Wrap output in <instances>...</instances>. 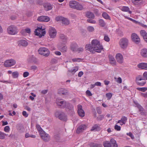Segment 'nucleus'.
<instances>
[{
  "mask_svg": "<svg viewBox=\"0 0 147 147\" xmlns=\"http://www.w3.org/2000/svg\"><path fill=\"white\" fill-rule=\"evenodd\" d=\"M85 47L86 50L92 53H94L95 52L100 53L103 48L99 42L96 39L92 40L91 44L86 45Z\"/></svg>",
  "mask_w": 147,
  "mask_h": 147,
  "instance_id": "obj_1",
  "label": "nucleus"
},
{
  "mask_svg": "<svg viewBox=\"0 0 147 147\" xmlns=\"http://www.w3.org/2000/svg\"><path fill=\"white\" fill-rule=\"evenodd\" d=\"M70 7L77 10H82L84 9L83 6L75 1H70L69 2Z\"/></svg>",
  "mask_w": 147,
  "mask_h": 147,
  "instance_id": "obj_2",
  "label": "nucleus"
},
{
  "mask_svg": "<svg viewBox=\"0 0 147 147\" xmlns=\"http://www.w3.org/2000/svg\"><path fill=\"white\" fill-rule=\"evenodd\" d=\"M8 33L11 35L17 34L19 32L17 27L15 26L12 25L9 26L7 29Z\"/></svg>",
  "mask_w": 147,
  "mask_h": 147,
  "instance_id": "obj_3",
  "label": "nucleus"
},
{
  "mask_svg": "<svg viewBox=\"0 0 147 147\" xmlns=\"http://www.w3.org/2000/svg\"><path fill=\"white\" fill-rule=\"evenodd\" d=\"M40 54L43 55L45 57L48 56L50 54V51L49 50L45 47H41L38 51Z\"/></svg>",
  "mask_w": 147,
  "mask_h": 147,
  "instance_id": "obj_4",
  "label": "nucleus"
},
{
  "mask_svg": "<svg viewBox=\"0 0 147 147\" xmlns=\"http://www.w3.org/2000/svg\"><path fill=\"white\" fill-rule=\"evenodd\" d=\"M55 116L58 118L60 120L63 121H66L67 120V117L65 114L61 111H57L55 113Z\"/></svg>",
  "mask_w": 147,
  "mask_h": 147,
  "instance_id": "obj_5",
  "label": "nucleus"
},
{
  "mask_svg": "<svg viewBox=\"0 0 147 147\" xmlns=\"http://www.w3.org/2000/svg\"><path fill=\"white\" fill-rule=\"evenodd\" d=\"M128 44V40L126 38H123L121 39L119 42V44L121 49H126Z\"/></svg>",
  "mask_w": 147,
  "mask_h": 147,
  "instance_id": "obj_6",
  "label": "nucleus"
},
{
  "mask_svg": "<svg viewBox=\"0 0 147 147\" xmlns=\"http://www.w3.org/2000/svg\"><path fill=\"white\" fill-rule=\"evenodd\" d=\"M136 82L137 84L140 86H143L146 83L145 80L142 78L141 76L139 75L136 78Z\"/></svg>",
  "mask_w": 147,
  "mask_h": 147,
  "instance_id": "obj_7",
  "label": "nucleus"
},
{
  "mask_svg": "<svg viewBox=\"0 0 147 147\" xmlns=\"http://www.w3.org/2000/svg\"><path fill=\"white\" fill-rule=\"evenodd\" d=\"M57 33V31L53 27H50L49 28V34L51 38H55L56 37Z\"/></svg>",
  "mask_w": 147,
  "mask_h": 147,
  "instance_id": "obj_8",
  "label": "nucleus"
},
{
  "mask_svg": "<svg viewBox=\"0 0 147 147\" xmlns=\"http://www.w3.org/2000/svg\"><path fill=\"white\" fill-rule=\"evenodd\" d=\"M16 63V61L13 59H10L6 60L4 64L5 67H10L14 65Z\"/></svg>",
  "mask_w": 147,
  "mask_h": 147,
  "instance_id": "obj_9",
  "label": "nucleus"
},
{
  "mask_svg": "<svg viewBox=\"0 0 147 147\" xmlns=\"http://www.w3.org/2000/svg\"><path fill=\"white\" fill-rule=\"evenodd\" d=\"M56 20L57 21H61L62 24L65 25H68L69 24V22L67 19L61 16H57L56 18Z\"/></svg>",
  "mask_w": 147,
  "mask_h": 147,
  "instance_id": "obj_10",
  "label": "nucleus"
},
{
  "mask_svg": "<svg viewBox=\"0 0 147 147\" xmlns=\"http://www.w3.org/2000/svg\"><path fill=\"white\" fill-rule=\"evenodd\" d=\"M40 136L42 138L45 142H48L50 139V137L49 135L46 134L44 131L40 134Z\"/></svg>",
  "mask_w": 147,
  "mask_h": 147,
  "instance_id": "obj_11",
  "label": "nucleus"
},
{
  "mask_svg": "<svg viewBox=\"0 0 147 147\" xmlns=\"http://www.w3.org/2000/svg\"><path fill=\"white\" fill-rule=\"evenodd\" d=\"M78 113L79 115L81 117H83L85 116V112L82 109V106L81 105H78Z\"/></svg>",
  "mask_w": 147,
  "mask_h": 147,
  "instance_id": "obj_12",
  "label": "nucleus"
},
{
  "mask_svg": "<svg viewBox=\"0 0 147 147\" xmlns=\"http://www.w3.org/2000/svg\"><path fill=\"white\" fill-rule=\"evenodd\" d=\"M37 20L41 22H48L50 20V18L48 16H42L38 17Z\"/></svg>",
  "mask_w": 147,
  "mask_h": 147,
  "instance_id": "obj_13",
  "label": "nucleus"
},
{
  "mask_svg": "<svg viewBox=\"0 0 147 147\" xmlns=\"http://www.w3.org/2000/svg\"><path fill=\"white\" fill-rule=\"evenodd\" d=\"M135 104L138 108L139 111L140 112V113L141 115H147V113L145 111L143 108L137 102L135 103Z\"/></svg>",
  "mask_w": 147,
  "mask_h": 147,
  "instance_id": "obj_14",
  "label": "nucleus"
},
{
  "mask_svg": "<svg viewBox=\"0 0 147 147\" xmlns=\"http://www.w3.org/2000/svg\"><path fill=\"white\" fill-rule=\"evenodd\" d=\"M131 37L132 40L135 43H138L140 42V38L135 33H133L131 34Z\"/></svg>",
  "mask_w": 147,
  "mask_h": 147,
  "instance_id": "obj_15",
  "label": "nucleus"
},
{
  "mask_svg": "<svg viewBox=\"0 0 147 147\" xmlns=\"http://www.w3.org/2000/svg\"><path fill=\"white\" fill-rule=\"evenodd\" d=\"M117 61L120 63H122L123 62V58L122 55L120 53H118L116 55Z\"/></svg>",
  "mask_w": 147,
  "mask_h": 147,
  "instance_id": "obj_16",
  "label": "nucleus"
},
{
  "mask_svg": "<svg viewBox=\"0 0 147 147\" xmlns=\"http://www.w3.org/2000/svg\"><path fill=\"white\" fill-rule=\"evenodd\" d=\"M18 45L19 47H26L28 45V43L25 40H19L18 42Z\"/></svg>",
  "mask_w": 147,
  "mask_h": 147,
  "instance_id": "obj_17",
  "label": "nucleus"
},
{
  "mask_svg": "<svg viewBox=\"0 0 147 147\" xmlns=\"http://www.w3.org/2000/svg\"><path fill=\"white\" fill-rule=\"evenodd\" d=\"M86 128V126L85 125H80L77 129L76 132L79 134L82 132L83 130H85Z\"/></svg>",
  "mask_w": 147,
  "mask_h": 147,
  "instance_id": "obj_18",
  "label": "nucleus"
},
{
  "mask_svg": "<svg viewBox=\"0 0 147 147\" xmlns=\"http://www.w3.org/2000/svg\"><path fill=\"white\" fill-rule=\"evenodd\" d=\"M56 103L58 106H60L61 108H65L66 106L67 102L65 101H56Z\"/></svg>",
  "mask_w": 147,
  "mask_h": 147,
  "instance_id": "obj_19",
  "label": "nucleus"
},
{
  "mask_svg": "<svg viewBox=\"0 0 147 147\" xmlns=\"http://www.w3.org/2000/svg\"><path fill=\"white\" fill-rule=\"evenodd\" d=\"M43 7L44 9L46 11H48L51 10L53 8V5L49 3H46L44 4Z\"/></svg>",
  "mask_w": 147,
  "mask_h": 147,
  "instance_id": "obj_20",
  "label": "nucleus"
},
{
  "mask_svg": "<svg viewBox=\"0 0 147 147\" xmlns=\"http://www.w3.org/2000/svg\"><path fill=\"white\" fill-rule=\"evenodd\" d=\"M58 93L60 94L67 95L68 94V91L66 89L61 88L58 90Z\"/></svg>",
  "mask_w": 147,
  "mask_h": 147,
  "instance_id": "obj_21",
  "label": "nucleus"
},
{
  "mask_svg": "<svg viewBox=\"0 0 147 147\" xmlns=\"http://www.w3.org/2000/svg\"><path fill=\"white\" fill-rule=\"evenodd\" d=\"M127 120V118L124 116H122L121 119L119 120L117 123H119L121 125L125 124Z\"/></svg>",
  "mask_w": 147,
  "mask_h": 147,
  "instance_id": "obj_22",
  "label": "nucleus"
},
{
  "mask_svg": "<svg viewBox=\"0 0 147 147\" xmlns=\"http://www.w3.org/2000/svg\"><path fill=\"white\" fill-rule=\"evenodd\" d=\"M138 68L142 69L147 70V63H139L138 65Z\"/></svg>",
  "mask_w": 147,
  "mask_h": 147,
  "instance_id": "obj_23",
  "label": "nucleus"
},
{
  "mask_svg": "<svg viewBox=\"0 0 147 147\" xmlns=\"http://www.w3.org/2000/svg\"><path fill=\"white\" fill-rule=\"evenodd\" d=\"M45 28H42V26L39 27H37V28L35 30L34 32L36 35L39 36L41 34L40 31L45 30Z\"/></svg>",
  "mask_w": 147,
  "mask_h": 147,
  "instance_id": "obj_24",
  "label": "nucleus"
},
{
  "mask_svg": "<svg viewBox=\"0 0 147 147\" xmlns=\"http://www.w3.org/2000/svg\"><path fill=\"white\" fill-rule=\"evenodd\" d=\"M28 61L29 62L36 63L37 62L36 59L33 55L29 56L28 59Z\"/></svg>",
  "mask_w": 147,
  "mask_h": 147,
  "instance_id": "obj_25",
  "label": "nucleus"
},
{
  "mask_svg": "<svg viewBox=\"0 0 147 147\" xmlns=\"http://www.w3.org/2000/svg\"><path fill=\"white\" fill-rule=\"evenodd\" d=\"M140 54L143 57H147V49L144 48L142 49L140 52Z\"/></svg>",
  "mask_w": 147,
  "mask_h": 147,
  "instance_id": "obj_26",
  "label": "nucleus"
},
{
  "mask_svg": "<svg viewBox=\"0 0 147 147\" xmlns=\"http://www.w3.org/2000/svg\"><path fill=\"white\" fill-rule=\"evenodd\" d=\"M109 61L113 65H115L116 62L114 58L111 55L109 56Z\"/></svg>",
  "mask_w": 147,
  "mask_h": 147,
  "instance_id": "obj_27",
  "label": "nucleus"
},
{
  "mask_svg": "<svg viewBox=\"0 0 147 147\" xmlns=\"http://www.w3.org/2000/svg\"><path fill=\"white\" fill-rule=\"evenodd\" d=\"M121 10L123 11L128 12L129 14H131V11L129 10V8L127 6H123L121 7Z\"/></svg>",
  "mask_w": 147,
  "mask_h": 147,
  "instance_id": "obj_28",
  "label": "nucleus"
},
{
  "mask_svg": "<svg viewBox=\"0 0 147 147\" xmlns=\"http://www.w3.org/2000/svg\"><path fill=\"white\" fill-rule=\"evenodd\" d=\"M100 129V127L97 124H95L92 127L91 130L94 131L96 130V131H99Z\"/></svg>",
  "mask_w": 147,
  "mask_h": 147,
  "instance_id": "obj_29",
  "label": "nucleus"
},
{
  "mask_svg": "<svg viewBox=\"0 0 147 147\" xmlns=\"http://www.w3.org/2000/svg\"><path fill=\"white\" fill-rule=\"evenodd\" d=\"M16 127L18 130L20 132H23L24 131V128L23 125L21 124L18 125Z\"/></svg>",
  "mask_w": 147,
  "mask_h": 147,
  "instance_id": "obj_30",
  "label": "nucleus"
},
{
  "mask_svg": "<svg viewBox=\"0 0 147 147\" xmlns=\"http://www.w3.org/2000/svg\"><path fill=\"white\" fill-rule=\"evenodd\" d=\"M86 16L88 18H94V14L92 12L90 11H88L86 14Z\"/></svg>",
  "mask_w": 147,
  "mask_h": 147,
  "instance_id": "obj_31",
  "label": "nucleus"
},
{
  "mask_svg": "<svg viewBox=\"0 0 147 147\" xmlns=\"http://www.w3.org/2000/svg\"><path fill=\"white\" fill-rule=\"evenodd\" d=\"M59 38L63 42H66L67 40V37L66 36L63 34H61L59 35Z\"/></svg>",
  "mask_w": 147,
  "mask_h": 147,
  "instance_id": "obj_32",
  "label": "nucleus"
},
{
  "mask_svg": "<svg viewBox=\"0 0 147 147\" xmlns=\"http://www.w3.org/2000/svg\"><path fill=\"white\" fill-rule=\"evenodd\" d=\"M103 145L104 147H111L110 142L109 141H105L103 142Z\"/></svg>",
  "mask_w": 147,
  "mask_h": 147,
  "instance_id": "obj_33",
  "label": "nucleus"
},
{
  "mask_svg": "<svg viewBox=\"0 0 147 147\" xmlns=\"http://www.w3.org/2000/svg\"><path fill=\"white\" fill-rule=\"evenodd\" d=\"M25 32H26L29 34L31 32L30 29L29 28H27L25 29H22L21 31V33L22 34H24Z\"/></svg>",
  "mask_w": 147,
  "mask_h": 147,
  "instance_id": "obj_34",
  "label": "nucleus"
},
{
  "mask_svg": "<svg viewBox=\"0 0 147 147\" xmlns=\"http://www.w3.org/2000/svg\"><path fill=\"white\" fill-rule=\"evenodd\" d=\"M65 107L67 108L70 110L72 111L73 110V106L68 102H67L66 106Z\"/></svg>",
  "mask_w": 147,
  "mask_h": 147,
  "instance_id": "obj_35",
  "label": "nucleus"
},
{
  "mask_svg": "<svg viewBox=\"0 0 147 147\" xmlns=\"http://www.w3.org/2000/svg\"><path fill=\"white\" fill-rule=\"evenodd\" d=\"M77 45L76 43H72L71 45V49L73 51H74L76 50L77 47Z\"/></svg>",
  "mask_w": 147,
  "mask_h": 147,
  "instance_id": "obj_36",
  "label": "nucleus"
},
{
  "mask_svg": "<svg viewBox=\"0 0 147 147\" xmlns=\"http://www.w3.org/2000/svg\"><path fill=\"white\" fill-rule=\"evenodd\" d=\"M102 16L103 17L106 19H110V17L108 14L106 12H103L102 14Z\"/></svg>",
  "mask_w": 147,
  "mask_h": 147,
  "instance_id": "obj_37",
  "label": "nucleus"
},
{
  "mask_svg": "<svg viewBox=\"0 0 147 147\" xmlns=\"http://www.w3.org/2000/svg\"><path fill=\"white\" fill-rule=\"evenodd\" d=\"M19 74L18 72L17 71L14 72L12 73V76L13 78H17L18 77Z\"/></svg>",
  "mask_w": 147,
  "mask_h": 147,
  "instance_id": "obj_38",
  "label": "nucleus"
},
{
  "mask_svg": "<svg viewBox=\"0 0 147 147\" xmlns=\"http://www.w3.org/2000/svg\"><path fill=\"white\" fill-rule=\"evenodd\" d=\"M36 128L37 130L39 132L40 134L42 132H43L44 131L43 130L39 125L37 124L36 125Z\"/></svg>",
  "mask_w": 147,
  "mask_h": 147,
  "instance_id": "obj_39",
  "label": "nucleus"
},
{
  "mask_svg": "<svg viewBox=\"0 0 147 147\" xmlns=\"http://www.w3.org/2000/svg\"><path fill=\"white\" fill-rule=\"evenodd\" d=\"M99 23L100 25L102 27L104 26L105 25V22L102 19H100L99 20Z\"/></svg>",
  "mask_w": 147,
  "mask_h": 147,
  "instance_id": "obj_40",
  "label": "nucleus"
},
{
  "mask_svg": "<svg viewBox=\"0 0 147 147\" xmlns=\"http://www.w3.org/2000/svg\"><path fill=\"white\" fill-rule=\"evenodd\" d=\"M59 49L61 52H66L67 50V47L65 46L61 47H60Z\"/></svg>",
  "mask_w": 147,
  "mask_h": 147,
  "instance_id": "obj_41",
  "label": "nucleus"
},
{
  "mask_svg": "<svg viewBox=\"0 0 147 147\" xmlns=\"http://www.w3.org/2000/svg\"><path fill=\"white\" fill-rule=\"evenodd\" d=\"M142 0H132V2L135 5H138Z\"/></svg>",
  "mask_w": 147,
  "mask_h": 147,
  "instance_id": "obj_42",
  "label": "nucleus"
},
{
  "mask_svg": "<svg viewBox=\"0 0 147 147\" xmlns=\"http://www.w3.org/2000/svg\"><path fill=\"white\" fill-rule=\"evenodd\" d=\"M6 134L0 131V139H3L5 138Z\"/></svg>",
  "mask_w": 147,
  "mask_h": 147,
  "instance_id": "obj_43",
  "label": "nucleus"
},
{
  "mask_svg": "<svg viewBox=\"0 0 147 147\" xmlns=\"http://www.w3.org/2000/svg\"><path fill=\"white\" fill-rule=\"evenodd\" d=\"M137 89L139 91L144 92L147 90V87L138 88Z\"/></svg>",
  "mask_w": 147,
  "mask_h": 147,
  "instance_id": "obj_44",
  "label": "nucleus"
},
{
  "mask_svg": "<svg viewBox=\"0 0 147 147\" xmlns=\"http://www.w3.org/2000/svg\"><path fill=\"white\" fill-rule=\"evenodd\" d=\"M78 67L77 66H76L74 67V69L72 70H70V71L71 72L72 74H74L78 70Z\"/></svg>",
  "mask_w": 147,
  "mask_h": 147,
  "instance_id": "obj_45",
  "label": "nucleus"
},
{
  "mask_svg": "<svg viewBox=\"0 0 147 147\" xmlns=\"http://www.w3.org/2000/svg\"><path fill=\"white\" fill-rule=\"evenodd\" d=\"M106 96L107 98V100H110L112 96V94L111 93H109L106 94Z\"/></svg>",
  "mask_w": 147,
  "mask_h": 147,
  "instance_id": "obj_46",
  "label": "nucleus"
},
{
  "mask_svg": "<svg viewBox=\"0 0 147 147\" xmlns=\"http://www.w3.org/2000/svg\"><path fill=\"white\" fill-rule=\"evenodd\" d=\"M140 33L141 35L144 37L145 36H146L147 33L144 30H142L140 31Z\"/></svg>",
  "mask_w": 147,
  "mask_h": 147,
  "instance_id": "obj_47",
  "label": "nucleus"
},
{
  "mask_svg": "<svg viewBox=\"0 0 147 147\" xmlns=\"http://www.w3.org/2000/svg\"><path fill=\"white\" fill-rule=\"evenodd\" d=\"M104 118V116L101 115H99L97 117V119L98 121H100L102 120Z\"/></svg>",
  "mask_w": 147,
  "mask_h": 147,
  "instance_id": "obj_48",
  "label": "nucleus"
},
{
  "mask_svg": "<svg viewBox=\"0 0 147 147\" xmlns=\"http://www.w3.org/2000/svg\"><path fill=\"white\" fill-rule=\"evenodd\" d=\"M88 30L90 32H92L94 30V28L91 26H89L87 28Z\"/></svg>",
  "mask_w": 147,
  "mask_h": 147,
  "instance_id": "obj_49",
  "label": "nucleus"
},
{
  "mask_svg": "<svg viewBox=\"0 0 147 147\" xmlns=\"http://www.w3.org/2000/svg\"><path fill=\"white\" fill-rule=\"evenodd\" d=\"M51 62L52 64H55L57 62V60L55 58L52 59Z\"/></svg>",
  "mask_w": 147,
  "mask_h": 147,
  "instance_id": "obj_50",
  "label": "nucleus"
},
{
  "mask_svg": "<svg viewBox=\"0 0 147 147\" xmlns=\"http://www.w3.org/2000/svg\"><path fill=\"white\" fill-rule=\"evenodd\" d=\"M115 79H116V81L118 83H121L122 82V79L120 77H119L118 78H116L115 77Z\"/></svg>",
  "mask_w": 147,
  "mask_h": 147,
  "instance_id": "obj_51",
  "label": "nucleus"
},
{
  "mask_svg": "<svg viewBox=\"0 0 147 147\" xmlns=\"http://www.w3.org/2000/svg\"><path fill=\"white\" fill-rule=\"evenodd\" d=\"M10 130V128L8 126H6L4 128V131L6 132H9Z\"/></svg>",
  "mask_w": 147,
  "mask_h": 147,
  "instance_id": "obj_52",
  "label": "nucleus"
},
{
  "mask_svg": "<svg viewBox=\"0 0 147 147\" xmlns=\"http://www.w3.org/2000/svg\"><path fill=\"white\" fill-rule=\"evenodd\" d=\"M37 67L35 65H32L31 67V70L35 71L37 69Z\"/></svg>",
  "mask_w": 147,
  "mask_h": 147,
  "instance_id": "obj_53",
  "label": "nucleus"
},
{
  "mask_svg": "<svg viewBox=\"0 0 147 147\" xmlns=\"http://www.w3.org/2000/svg\"><path fill=\"white\" fill-rule=\"evenodd\" d=\"M87 21L89 23L92 24H95L96 23V21L94 20H93L90 19H88Z\"/></svg>",
  "mask_w": 147,
  "mask_h": 147,
  "instance_id": "obj_54",
  "label": "nucleus"
},
{
  "mask_svg": "<svg viewBox=\"0 0 147 147\" xmlns=\"http://www.w3.org/2000/svg\"><path fill=\"white\" fill-rule=\"evenodd\" d=\"M40 34L39 36L40 37H42V36H44V35L46 34V32L45 30H42L40 31Z\"/></svg>",
  "mask_w": 147,
  "mask_h": 147,
  "instance_id": "obj_55",
  "label": "nucleus"
},
{
  "mask_svg": "<svg viewBox=\"0 0 147 147\" xmlns=\"http://www.w3.org/2000/svg\"><path fill=\"white\" fill-rule=\"evenodd\" d=\"M115 129L117 131H120L121 129V127L120 126L116 125L115 126Z\"/></svg>",
  "mask_w": 147,
  "mask_h": 147,
  "instance_id": "obj_56",
  "label": "nucleus"
},
{
  "mask_svg": "<svg viewBox=\"0 0 147 147\" xmlns=\"http://www.w3.org/2000/svg\"><path fill=\"white\" fill-rule=\"evenodd\" d=\"M29 75V73L28 72L26 71L23 74V77L26 78Z\"/></svg>",
  "mask_w": 147,
  "mask_h": 147,
  "instance_id": "obj_57",
  "label": "nucleus"
},
{
  "mask_svg": "<svg viewBox=\"0 0 147 147\" xmlns=\"http://www.w3.org/2000/svg\"><path fill=\"white\" fill-rule=\"evenodd\" d=\"M54 137L57 140H59L60 138L59 135L57 134V135H55L54 136Z\"/></svg>",
  "mask_w": 147,
  "mask_h": 147,
  "instance_id": "obj_58",
  "label": "nucleus"
},
{
  "mask_svg": "<svg viewBox=\"0 0 147 147\" xmlns=\"http://www.w3.org/2000/svg\"><path fill=\"white\" fill-rule=\"evenodd\" d=\"M110 141V143H111L112 145L116 143V140L113 138L111 139Z\"/></svg>",
  "mask_w": 147,
  "mask_h": 147,
  "instance_id": "obj_59",
  "label": "nucleus"
},
{
  "mask_svg": "<svg viewBox=\"0 0 147 147\" xmlns=\"http://www.w3.org/2000/svg\"><path fill=\"white\" fill-rule=\"evenodd\" d=\"M127 134L130 136L132 139H133L134 138V137L132 133L131 132L127 133Z\"/></svg>",
  "mask_w": 147,
  "mask_h": 147,
  "instance_id": "obj_60",
  "label": "nucleus"
},
{
  "mask_svg": "<svg viewBox=\"0 0 147 147\" xmlns=\"http://www.w3.org/2000/svg\"><path fill=\"white\" fill-rule=\"evenodd\" d=\"M22 113L23 115L26 117H28V114L27 113L26 111H23Z\"/></svg>",
  "mask_w": 147,
  "mask_h": 147,
  "instance_id": "obj_61",
  "label": "nucleus"
},
{
  "mask_svg": "<svg viewBox=\"0 0 147 147\" xmlns=\"http://www.w3.org/2000/svg\"><path fill=\"white\" fill-rule=\"evenodd\" d=\"M80 59L79 58H74V59H72V61L73 62H77V61L79 62L80 61Z\"/></svg>",
  "mask_w": 147,
  "mask_h": 147,
  "instance_id": "obj_62",
  "label": "nucleus"
},
{
  "mask_svg": "<svg viewBox=\"0 0 147 147\" xmlns=\"http://www.w3.org/2000/svg\"><path fill=\"white\" fill-rule=\"evenodd\" d=\"M104 40L107 42L109 41V40H110L109 37H108V36H104Z\"/></svg>",
  "mask_w": 147,
  "mask_h": 147,
  "instance_id": "obj_63",
  "label": "nucleus"
},
{
  "mask_svg": "<svg viewBox=\"0 0 147 147\" xmlns=\"http://www.w3.org/2000/svg\"><path fill=\"white\" fill-rule=\"evenodd\" d=\"M143 77H144V78L147 80V72H145L144 73V74H143Z\"/></svg>",
  "mask_w": 147,
  "mask_h": 147,
  "instance_id": "obj_64",
  "label": "nucleus"
}]
</instances>
